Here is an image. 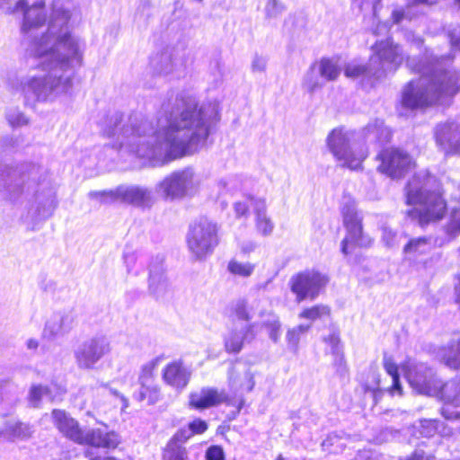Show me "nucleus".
I'll list each match as a JSON object with an SVG mask.
<instances>
[{
    "mask_svg": "<svg viewBox=\"0 0 460 460\" xmlns=\"http://www.w3.org/2000/svg\"><path fill=\"white\" fill-rule=\"evenodd\" d=\"M446 233L450 237H456L460 234V207L452 210L449 222L446 226Z\"/></svg>",
    "mask_w": 460,
    "mask_h": 460,
    "instance_id": "obj_42",
    "label": "nucleus"
},
{
    "mask_svg": "<svg viewBox=\"0 0 460 460\" xmlns=\"http://www.w3.org/2000/svg\"><path fill=\"white\" fill-rule=\"evenodd\" d=\"M329 314L330 309L328 306L323 305H316L312 307L304 309L298 316L299 318L307 319L313 322Z\"/></svg>",
    "mask_w": 460,
    "mask_h": 460,
    "instance_id": "obj_39",
    "label": "nucleus"
},
{
    "mask_svg": "<svg viewBox=\"0 0 460 460\" xmlns=\"http://www.w3.org/2000/svg\"><path fill=\"white\" fill-rule=\"evenodd\" d=\"M6 119L12 127H22L29 123V119L19 110L12 109L6 113Z\"/></svg>",
    "mask_w": 460,
    "mask_h": 460,
    "instance_id": "obj_43",
    "label": "nucleus"
},
{
    "mask_svg": "<svg viewBox=\"0 0 460 460\" xmlns=\"http://www.w3.org/2000/svg\"><path fill=\"white\" fill-rule=\"evenodd\" d=\"M110 342L104 336H95L84 341L75 351L80 368L90 369L110 351Z\"/></svg>",
    "mask_w": 460,
    "mask_h": 460,
    "instance_id": "obj_14",
    "label": "nucleus"
},
{
    "mask_svg": "<svg viewBox=\"0 0 460 460\" xmlns=\"http://www.w3.org/2000/svg\"><path fill=\"white\" fill-rule=\"evenodd\" d=\"M156 367V362L152 360L142 366L138 377L140 385H151L153 371Z\"/></svg>",
    "mask_w": 460,
    "mask_h": 460,
    "instance_id": "obj_47",
    "label": "nucleus"
},
{
    "mask_svg": "<svg viewBox=\"0 0 460 460\" xmlns=\"http://www.w3.org/2000/svg\"><path fill=\"white\" fill-rule=\"evenodd\" d=\"M252 308L245 299L234 301L230 306L231 317L234 320L250 322L252 319Z\"/></svg>",
    "mask_w": 460,
    "mask_h": 460,
    "instance_id": "obj_37",
    "label": "nucleus"
},
{
    "mask_svg": "<svg viewBox=\"0 0 460 460\" xmlns=\"http://www.w3.org/2000/svg\"><path fill=\"white\" fill-rule=\"evenodd\" d=\"M190 376V372L181 362H172L164 368L163 377L171 386L183 389L189 383Z\"/></svg>",
    "mask_w": 460,
    "mask_h": 460,
    "instance_id": "obj_25",
    "label": "nucleus"
},
{
    "mask_svg": "<svg viewBox=\"0 0 460 460\" xmlns=\"http://www.w3.org/2000/svg\"><path fill=\"white\" fill-rule=\"evenodd\" d=\"M434 246L430 237H418L411 239L403 248V252L409 259H417L420 255L427 254Z\"/></svg>",
    "mask_w": 460,
    "mask_h": 460,
    "instance_id": "obj_31",
    "label": "nucleus"
},
{
    "mask_svg": "<svg viewBox=\"0 0 460 460\" xmlns=\"http://www.w3.org/2000/svg\"><path fill=\"white\" fill-rule=\"evenodd\" d=\"M255 382L250 367L246 364H233L228 371L229 389L240 397V406L243 404V395L251 392Z\"/></svg>",
    "mask_w": 460,
    "mask_h": 460,
    "instance_id": "obj_17",
    "label": "nucleus"
},
{
    "mask_svg": "<svg viewBox=\"0 0 460 460\" xmlns=\"http://www.w3.org/2000/svg\"><path fill=\"white\" fill-rule=\"evenodd\" d=\"M85 454L89 460H116L112 456H94L92 449H88Z\"/></svg>",
    "mask_w": 460,
    "mask_h": 460,
    "instance_id": "obj_63",
    "label": "nucleus"
},
{
    "mask_svg": "<svg viewBox=\"0 0 460 460\" xmlns=\"http://www.w3.org/2000/svg\"><path fill=\"white\" fill-rule=\"evenodd\" d=\"M192 436L193 431L191 429L188 427L182 428L172 436L169 442H173L175 446H181V444L185 443Z\"/></svg>",
    "mask_w": 460,
    "mask_h": 460,
    "instance_id": "obj_49",
    "label": "nucleus"
},
{
    "mask_svg": "<svg viewBox=\"0 0 460 460\" xmlns=\"http://www.w3.org/2000/svg\"><path fill=\"white\" fill-rule=\"evenodd\" d=\"M378 158L381 160L378 170L392 179L403 177L414 165L411 156L398 148L385 149Z\"/></svg>",
    "mask_w": 460,
    "mask_h": 460,
    "instance_id": "obj_13",
    "label": "nucleus"
},
{
    "mask_svg": "<svg viewBox=\"0 0 460 460\" xmlns=\"http://www.w3.org/2000/svg\"><path fill=\"white\" fill-rule=\"evenodd\" d=\"M406 202L409 205L418 204L407 211L411 219L418 220L420 226L443 217L447 203L438 192V182L435 176L428 171L416 172L406 186Z\"/></svg>",
    "mask_w": 460,
    "mask_h": 460,
    "instance_id": "obj_5",
    "label": "nucleus"
},
{
    "mask_svg": "<svg viewBox=\"0 0 460 460\" xmlns=\"http://www.w3.org/2000/svg\"><path fill=\"white\" fill-rule=\"evenodd\" d=\"M55 397L52 387L42 385H31L28 394L29 403L34 408L40 407L44 399L52 402L55 400Z\"/></svg>",
    "mask_w": 460,
    "mask_h": 460,
    "instance_id": "obj_33",
    "label": "nucleus"
},
{
    "mask_svg": "<svg viewBox=\"0 0 460 460\" xmlns=\"http://www.w3.org/2000/svg\"><path fill=\"white\" fill-rule=\"evenodd\" d=\"M405 376L411 388L419 394L431 395L438 388L433 370L426 364L410 363Z\"/></svg>",
    "mask_w": 460,
    "mask_h": 460,
    "instance_id": "obj_15",
    "label": "nucleus"
},
{
    "mask_svg": "<svg viewBox=\"0 0 460 460\" xmlns=\"http://www.w3.org/2000/svg\"><path fill=\"white\" fill-rule=\"evenodd\" d=\"M433 456L431 455H427L423 450L421 449H416L412 455L405 459L401 460H432Z\"/></svg>",
    "mask_w": 460,
    "mask_h": 460,
    "instance_id": "obj_60",
    "label": "nucleus"
},
{
    "mask_svg": "<svg viewBox=\"0 0 460 460\" xmlns=\"http://www.w3.org/2000/svg\"><path fill=\"white\" fill-rule=\"evenodd\" d=\"M440 395L444 401L442 415L447 420L460 418V377L445 383L440 387Z\"/></svg>",
    "mask_w": 460,
    "mask_h": 460,
    "instance_id": "obj_19",
    "label": "nucleus"
},
{
    "mask_svg": "<svg viewBox=\"0 0 460 460\" xmlns=\"http://www.w3.org/2000/svg\"><path fill=\"white\" fill-rule=\"evenodd\" d=\"M261 326L267 331L269 338L278 343L281 336V323L279 317L272 311H261Z\"/></svg>",
    "mask_w": 460,
    "mask_h": 460,
    "instance_id": "obj_28",
    "label": "nucleus"
},
{
    "mask_svg": "<svg viewBox=\"0 0 460 460\" xmlns=\"http://www.w3.org/2000/svg\"><path fill=\"white\" fill-rule=\"evenodd\" d=\"M382 240L387 247H394L398 244L399 235L390 226L382 227Z\"/></svg>",
    "mask_w": 460,
    "mask_h": 460,
    "instance_id": "obj_48",
    "label": "nucleus"
},
{
    "mask_svg": "<svg viewBox=\"0 0 460 460\" xmlns=\"http://www.w3.org/2000/svg\"><path fill=\"white\" fill-rule=\"evenodd\" d=\"M115 195L118 200L140 208H150L155 202L153 190L142 185H120Z\"/></svg>",
    "mask_w": 460,
    "mask_h": 460,
    "instance_id": "obj_16",
    "label": "nucleus"
},
{
    "mask_svg": "<svg viewBox=\"0 0 460 460\" xmlns=\"http://www.w3.org/2000/svg\"><path fill=\"white\" fill-rule=\"evenodd\" d=\"M438 429V422L434 420H425L421 421L420 433L424 437H432Z\"/></svg>",
    "mask_w": 460,
    "mask_h": 460,
    "instance_id": "obj_51",
    "label": "nucleus"
},
{
    "mask_svg": "<svg viewBox=\"0 0 460 460\" xmlns=\"http://www.w3.org/2000/svg\"><path fill=\"white\" fill-rule=\"evenodd\" d=\"M325 83L317 66L313 63L303 77L302 88L308 93L314 94L316 91L322 89Z\"/></svg>",
    "mask_w": 460,
    "mask_h": 460,
    "instance_id": "obj_32",
    "label": "nucleus"
},
{
    "mask_svg": "<svg viewBox=\"0 0 460 460\" xmlns=\"http://www.w3.org/2000/svg\"><path fill=\"white\" fill-rule=\"evenodd\" d=\"M0 8H5L10 14L22 13V44L29 56L40 60L38 66L41 69L19 80H10V86L20 91L24 104L31 108L68 93L76 69L83 66L85 49L84 41L70 31L72 4L54 0L46 30L44 0H0Z\"/></svg>",
    "mask_w": 460,
    "mask_h": 460,
    "instance_id": "obj_1",
    "label": "nucleus"
},
{
    "mask_svg": "<svg viewBox=\"0 0 460 460\" xmlns=\"http://www.w3.org/2000/svg\"><path fill=\"white\" fill-rule=\"evenodd\" d=\"M228 402L229 398L225 391L212 387H203L190 394V405L196 410H204Z\"/></svg>",
    "mask_w": 460,
    "mask_h": 460,
    "instance_id": "obj_22",
    "label": "nucleus"
},
{
    "mask_svg": "<svg viewBox=\"0 0 460 460\" xmlns=\"http://www.w3.org/2000/svg\"><path fill=\"white\" fill-rule=\"evenodd\" d=\"M157 262L152 264L149 270L148 291L156 299L164 298L171 293V286L162 266L163 259L157 258Z\"/></svg>",
    "mask_w": 460,
    "mask_h": 460,
    "instance_id": "obj_23",
    "label": "nucleus"
},
{
    "mask_svg": "<svg viewBox=\"0 0 460 460\" xmlns=\"http://www.w3.org/2000/svg\"><path fill=\"white\" fill-rule=\"evenodd\" d=\"M450 60L449 56L438 58L428 53L419 61L408 58L407 66L420 76L417 81L409 82L403 89L402 106L414 110L455 95L459 87L456 73L449 69Z\"/></svg>",
    "mask_w": 460,
    "mask_h": 460,
    "instance_id": "obj_4",
    "label": "nucleus"
},
{
    "mask_svg": "<svg viewBox=\"0 0 460 460\" xmlns=\"http://www.w3.org/2000/svg\"><path fill=\"white\" fill-rule=\"evenodd\" d=\"M16 140L12 137L5 136L0 139V148L2 152H9L15 147Z\"/></svg>",
    "mask_w": 460,
    "mask_h": 460,
    "instance_id": "obj_58",
    "label": "nucleus"
},
{
    "mask_svg": "<svg viewBox=\"0 0 460 460\" xmlns=\"http://www.w3.org/2000/svg\"><path fill=\"white\" fill-rule=\"evenodd\" d=\"M159 389L155 385H148L147 401L149 404H154L159 400Z\"/></svg>",
    "mask_w": 460,
    "mask_h": 460,
    "instance_id": "obj_59",
    "label": "nucleus"
},
{
    "mask_svg": "<svg viewBox=\"0 0 460 460\" xmlns=\"http://www.w3.org/2000/svg\"><path fill=\"white\" fill-rule=\"evenodd\" d=\"M33 430L31 427L23 422L20 421H8L5 424V428L0 430V437H4L8 440L14 439H27L29 438Z\"/></svg>",
    "mask_w": 460,
    "mask_h": 460,
    "instance_id": "obj_30",
    "label": "nucleus"
},
{
    "mask_svg": "<svg viewBox=\"0 0 460 460\" xmlns=\"http://www.w3.org/2000/svg\"><path fill=\"white\" fill-rule=\"evenodd\" d=\"M228 270L240 277H249L254 270V265L250 262L242 263L236 261H231L227 266Z\"/></svg>",
    "mask_w": 460,
    "mask_h": 460,
    "instance_id": "obj_41",
    "label": "nucleus"
},
{
    "mask_svg": "<svg viewBox=\"0 0 460 460\" xmlns=\"http://www.w3.org/2000/svg\"><path fill=\"white\" fill-rule=\"evenodd\" d=\"M373 51L367 65L348 64L344 68L345 75L349 78L361 77L373 85L388 73L394 72L404 59L402 49L391 39L376 42Z\"/></svg>",
    "mask_w": 460,
    "mask_h": 460,
    "instance_id": "obj_6",
    "label": "nucleus"
},
{
    "mask_svg": "<svg viewBox=\"0 0 460 460\" xmlns=\"http://www.w3.org/2000/svg\"><path fill=\"white\" fill-rule=\"evenodd\" d=\"M199 184V181L191 167L172 172L160 181L155 191L166 199H181L192 193Z\"/></svg>",
    "mask_w": 460,
    "mask_h": 460,
    "instance_id": "obj_10",
    "label": "nucleus"
},
{
    "mask_svg": "<svg viewBox=\"0 0 460 460\" xmlns=\"http://www.w3.org/2000/svg\"><path fill=\"white\" fill-rule=\"evenodd\" d=\"M437 146L446 155L460 154V125L455 122L439 124L435 128Z\"/></svg>",
    "mask_w": 460,
    "mask_h": 460,
    "instance_id": "obj_18",
    "label": "nucleus"
},
{
    "mask_svg": "<svg viewBox=\"0 0 460 460\" xmlns=\"http://www.w3.org/2000/svg\"><path fill=\"white\" fill-rule=\"evenodd\" d=\"M75 323V314L73 311L56 313L47 322L42 336L48 341L63 337L74 328Z\"/></svg>",
    "mask_w": 460,
    "mask_h": 460,
    "instance_id": "obj_20",
    "label": "nucleus"
},
{
    "mask_svg": "<svg viewBox=\"0 0 460 460\" xmlns=\"http://www.w3.org/2000/svg\"><path fill=\"white\" fill-rule=\"evenodd\" d=\"M216 223L202 217L190 226L186 241L188 250L196 261H203L213 253L218 244Z\"/></svg>",
    "mask_w": 460,
    "mask_h": 460,
    "instance_id": "obj_8",
    "label": "nucleus"
},
{
    "mask_svg": "<svg viewBox=\"0 0 460 460\" xmlns=\"http://www.w3.org/2000/svg\"><path fill=\"white\" fill-rule=\"evenodd\" d=\"M450 42L454 49L460 50V35H456L455 32L450 33Z\"/></svg>",
    "mask_w": 460,
    "mask_h": 460,
    "instance_id": "obj_64",
    "label": "nucleus"
},
{
    "mask_svg": "<svg viewBox=\"0 0 460 460\" xmlns=\"http://www.w3.org/2000/svg\"><path fill=\"white\" fill-rule=\"evenodd\" d=\"M137 261V256L133 252H126L124 253V262L127 267L128 273L133 272L134 265Z\"/></svg>",
    "mask_w": 460,
    "mask_h": 460,
    "instance_id": "obj_57",
    "label": "nucleus"
},
{
    "mask_svg": "<svg viewBox=\"0 0 460 460\" xmlns=\"http://www.w3.org/2000/svg\"><path fill=\"white\" fill-rule=\"evenodd\" d=\"M207 460H225L224 451L219 446H211L206 452Z\"/></svg>",
    "mask_w": 460,
    "mask_h": 460,
    "instance_id": "obj_54",
    "label": "nucleus"
},
{
    "mask_svg": "<svg viewBox=\"0 0 460 460\" xmlns=\"http://www.w3.org/2000/svg\"><path fill=\"white\" fill-rule=\"evenodd\" d=\"M267 66L265 58L255 55L252 62V69L253 72H263Z\"/></svg>",
    "mask_w": 460,
    "mask_h": 460,
    "instance_id": "obj_56",
    "label": "nucleus"
},
{
    "mask_svg": "<svg viewBox=\"0 0 460 460\" xmlns=\"http://www.w3.org/2000/svg\"><path fill=\"white\" fill-rule=\"evenodd\" d=\"M343 223L347 229V235L341 242V252L344 255L349 254V243L367 247L370 245L371 239L363 234L361 220L354 201H348L342 206Z\"/></svg>",
    "mask_w": 460,
    "mask_h": 460,
    "instance_id": "obj_12",
    "label": "nucleus"
},
{
    "mask_svg": "<svg viewBox=\"0 0 460 460\" xmlns=\"http://www.w3.org/2000/svg\"><path fill=\"white\" fill-rule=\"evenodd\" d=\"M256 226L258 231L263 235H270L274 229V224L267 214H261L259 217H256Z\"/></svg>",
    "mask_w": 460,
    "mask_h": 460,
    "instance_id": "obj_44",
    "label": "nucleus"
},
{
    "mask_svg": "<svg viewBox=\"0 0 460 460\" xmlns=\"http://www.w3.org/2000/svg\"><path fill=\"white\" fill-rule=\"evenodd\" d=\"M312 324H299L289 328L286 333L288 348L290 351L296 353L298 351L300 340L308 332Z\"/></svg>",
    "mask_w": 460,
    "mask_h": 460,
    "instance_id": "obj_34",
    "label": "nucleus"
},
{
    "mask_svg": "<svg viewBox=\"0 0 460 460\" xmlns=\"http://www.w3.org/2000/svg\"><path fill=\"white\" fill-rule=\"evenodd\" d=\"M218 185L222 192L231 194L241 192L247 197L253 185V181L243 175H231L220 180Z\"/></svg>",
    "mask_w": 460,
    "mask_h": 460,
    "instance_id": "obj_26",
    "label": "nucleus"
},
{
    "mask_svg": "<svg viewBox=\"0 0 460 460\" xmlns=\"http://www.w3.org/2000/svg\"><path fill=\"white\" fill-rule=\"evenodd\" d=\"M441 360L453 369H460V340L457 342L448 344L441 352Z\"/></svg>",
    "mask_w": 460,
    "mask_h": 460,
    "instance_id": "obj_35",
    "label": "nucleus"
},
{
    "mask_svg": "<svg viewBox=\"0 0 460 460\" xmlns=\"http://www.w3.org/2000/svg\"><path fill=\"white\" fill-rule=\"evenodd\" d=\"M185 62L183 55L178 51H164L152 60V66L157 74L167 75L182 70Z\"/></svg>",
    "mask_w": 460,
    "mask_h": 460,
    "instance_id": "obj_24",
    "label": "nucleus"
},
{
    "mask_svg": "<svg viewBox=\"0 0 460 460\" xmlns=\"http://www.w3.org/2000/svg\"><path fill=\"white\" fill-rule=\"evenodd\" d=\"M329 279L326 275L316 270H305L294 275L290 280V289L298 303L309 298L315 299Z\"/></svg>",
    "mask_w": 460,
    "mask_h": 460,
    "instance_id": "obj_11",
    "label": "nucleus"
},
{
    "mask_svg": "<svg viewBox=\"0 0 460 460\" xmlns=\"http://www.w3.org/2000/svg\"><path fill=\"white\" fill-rule=\"evenodd\" d=\"M164 460H188L186 448L168 442L164 451Z\"/></svg>",
    "mask_w": 460,
    "mask_h": 460,
    "instance_id": "obj_40",
    "label": "nucleus"
},
{
    "mask_svg": "<svg viewBox=\"0 0 460 460\" xmlns=\"http://www.w3.org/2000/svg\"><path fill=\"white\" fill-rule=\"evenodd\" d=\"M52 417L58 429L75 443L103 448H115L119 444V436L115 432L102 429H83L65 411L54 410Z\"/></svg>",
    "mask_w": 460,
    "mask_h": 460,
    "instance_id": "obj_7",
    "label": "nucleus"
},
{
    "mask_svg": "<svg viewBox=\"0 0 460 460\" xmlns=\"http://www.w3.org/2000/svg\"><path fill=\"white\" fill-rule=\"evenodd\" d=\"M384 367L387 374L392 377L393 385L390 388L391 394H402V385L396 364L390 358H384Z\"/></svg>",
    "mask_w": 460,
    "mask_h": 460,
    "instance_id": "obj_38",
    "label": "nucleus"
},
{
    "mask_svg": "<svg viewBox=\"0 0 460 460\" xmlns=\"http://www.w3.org/2000/svg\"><path fill=\"white\" fill-rule=\"evenodd\" d=\"M362 134L367 141L380 143L388 141L391 135L389 129L384 126V121L378 119L366 126Z\"/></svg>",
    "mask_w": 460,
    "mask_h": 460,
    "instance_id": "obj_29",
    "label": "nucleus"
},
{
    "mask_svg": "<svg viewBox=\"0 0 460 460\" xmlns=\"http://www.w3.org/2000/svg\"><path fill=\"white\" fill-rule=\"evenodd\" d=\"M0 178L9 200L22 206L20 220L29 230L34 231L40 222L53 215L58 199L47 169L32 163L15 168L0 164Z\"/></svg>",
    "mask_w": 460,
    "mask_h": 460,
    "instance_id": "obj_3",
    "label": "nucleus"
},
{
    "mask_svg": "<svg viewBox=\"0 0 460 460\" xmlns=\"http://www.w3.org/2000/svg\"><path fill=\"white\" fill-rule=\"evenodd\" d=\"M148 385H140L139 390L133 395L137 401L143 402L147 399Z\"/></svg>",
    "mask_w": 460,
    "mask_h": 460,
    "instance_id": "obj_61",
    "label": "nucleus"
},
{
    "mask_svg": "<svg viewBox=\"0 0 460 460\" xmlns=\"http://www.w3.org/2000/svg\"><path fill=\"white\" fill-rule=\"evenodd\" d=\"M355 132L334 128L327 137V146L333 156L343 167L357 170L360 167L364 155H356L354 148Z\"/></svg>",
    "mask_w": 460,
    "mask_h": 460,
    "instance_id": "obj_9",
    "label": "nucleus"
},
{
    "mask_svg": "<svg viewBox=\"0 0 460 460\" xmlns=\"http://www.w3.org/2000/svg\"><path fill=\"white\" fill-rule=\"evenodd\" d=\"M332 356L334 357L333 365L336 368V372L340 376H345L348 372V369L344 359L343 352H341L340 354H334Z\"/></svg>",
    "mask_w": 460,
    "mask_h": 460,
    "instance_id": "obj_52",
    "label": "nucleus"
},
{
    "mask_svg": "<svg viewBox=\"0 0 460 460\" xmlns=\"http://www.w3.org/2000/svg\"><path fill=\"white\" fill-rule=\"evenodd\" d=\"M217 116L214 103L199 105L195 95L181 92L162 104L155 125L139 113L125 119L115 112L103 133L115 139L114 147L164 164L199 151Z\"/></svg>",
    "mask_w": 460,
    "mask_h": 460,
    "instance_id": "obj_2",
    "label": "nucleus"
},
{
    "mask_svg": "<svg viewBox=\"0 0 460 460\" xmlns=\"http://www.w3.org/2000/svg\"><path fill=\"white\" fill-rule=\"evenodd\" d=\"M188 428L193 431V435L201 434L207 430L208 424L200 419H196L189 423Z\"/></svg>",
    "mask_w": 460,
    "mask_h": 460,
    "instance_id": "obj_55",
    "label": "nucleus"
},
{
    "mask_svg": "<svg viewBox=\"0 0 460 460\" xmlns=\"http://www.w3.org/2000/svg\"><path fill=\"white\" fill-rule=\"evenodd\" d=\"M325 341L330 346L331 353L332 355L343 352V347L337 332H332L327 338H325Z\"/></svg>",
    "mask_w": 460,
    "mask_h": 460,
    "instance_id": "obj_50",
    "label": "nucleus"
},
{
    "mask_svg": "<svg viewBox=\"0 0 460 460\" xmlns=\"http://www.w3.org/2000/svg\"><path fill=\"white\" fill-rule=\"evenodd\" d=\"M234 211L237 217L245 216L248 211V206L245 202L238 201L234 203Z\"/></svg>",
    "mask_w": 460,
    "mask_h": 460,
    "instance_id": "obj_62",
    "label": "nucleus"
},
{
    "mask_svg": "<svg viewBox=\"0 0 460 460\" xmlns=\"http://www.w3.org/2000/svg\"><path fill=\"white\" fill-rule=\"evenodd\" d=\"M256 326V323H249L240 329L232 328L224 339L226 351L234 354L239 353L244 343H250L255 339L257 335Z\"/></svg>",
    "mask_w": 460,
    "mask_h": 460,
    "instance_id": "obj_21",
    "label": "nucleus"
},
{
    "mask_svg": "<svg viewBox=\"0 0 460 460\" xmlns=\"http://www.w3.org/2000/svg\"><path fill=\"white\" fill-rule=\"evenodd\" d=\"M89 199H97L102 203L113 202L118 200L114 190H92L88 194Z\"/></svg>",
    "mask_w": 460,
    "mask_h": 460,
    "instance_id": "obj_46",
    "label": "nucleus"
},
{
    "mask_svg": "<svg viewBox=\"0 0 460 460\" xmlns=\"http://www.w3.org/2000/svg\"><path fill=\"white\" fill-rule=\"evenodd\" d=\"M247 199L251 201V205L254 208L256 217L261 214H266V202L263 199H254L251 194L247 196Z\"/></svg>",
    "mask_w": 460,
    "mask_h": 460,
    "instance_id": "obj_53",
    "label": "nucleus"
},
{
    "mask_svg": "<svg viewBox=\"0 0 460 460\" xmlns=\"http://www.w3.org/2000/svg\"><path fill=\"white\" fill-rule=\"evenodd\" d=\"M285 10V5L279 0H268L265 5L266 17L277 18Z\"/></svg>",
    "mask_w": 460,
    "mask_h": 460,
    "instance_id": "obj_45",
    "label": "nucleus"
},
{
    "mask_svg": "<svg viewBox=\"0 0 460 460\" xmlns=\"http://www.w3.org/2000/svg\"><path fill=\"white\" fill-rule=\"evenodd\" d=\"M348 437L343 432H332L322 442L323 450L329 453L338 454L346 447Z\"/></svg>",
    "mask_w": 460,
    "mask_h": 460,
    "instance_id": "obj_36",
    "label": "nucleus"
},
{
    "mask_svg": "<svg viewBox=\"0 0 460 460\" xmlns=\"http://www.w3.org/2000/svg\"><path fill=\"white\" fill-rule=\"evenodd\" d=\"M314 64L325 82L337 80L342 70L340 60L336 58H323Z\"/></svg>",
    "mask_w": 460,
    "mask_h": 460,
    "instance_id": "obj_27",
    "label": "nucleus"
}]
</instances>
